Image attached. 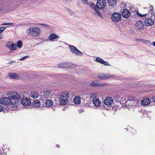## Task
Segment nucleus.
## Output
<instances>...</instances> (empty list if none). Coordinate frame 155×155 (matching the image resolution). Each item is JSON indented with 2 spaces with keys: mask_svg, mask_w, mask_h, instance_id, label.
I'll return each mask as SVG.
<instances>
[{
  "mask_svg": "<svg viewBox=\"0 0 155 155\" xmlns=\"http://www.w3.org/2000/svg\"><path fill=\"white\" fill-rule=\"evenodd\" d=\"M40 29L37 27H31L26 30V32L30 37H36L39 36L41 34Z\"/></svg>",
  "mask_w": 155,
  "mask_h": 155,
  "instance_id": "nucleus-1",
  "label": "nucleus"
},
{
  "mask_svg": "<svg viewBox=\"0 0 155 155\" xmlns=\"http://www.w3.org/2000/svg\"><path fill=\"white\" fill-rule=\"evenodd\" d=\"M58 97L60 98L59 101L60 105H65L69 99V94L66 92H62L58 95Z\"/></svg>",
  "mask_w": 155,
  "mask_h": 155,
  "instance_id": "nucleus-2",
  "label": "nucleus"
},
{
  "mask_svg": "<svg viewBox=\"0 0 155 155\" xmlns=\"http://www.w3.org/2000/svg\"><path fill=\"white\" fill-rule=\"evenodd\" d=\"M140 101V100L136 98L131 96L128 97L126 104L130 107H136L138 106Z\"/></svg>",
  "mask_w": 155,
  "mask_h": 155,
  "instance_id": "nucleus-3",
  "label": "nucleus"
},
{
  "mask_svg": "<svg viewBox=\"0 0 155 155\" xmlns=\"http://www.w3.org/2000/svg\"><path fill=\"white\" fill-rule=\"evenodd\" d=\"M68 46L71 52L75 55L81 56L83 55L82 52L78 50L74 46L70 45H68Z\"/></svg>",
  "mask_w": 155,
  "mask_h": 155,
  "instance_id": "nucleus-4",
  "label": "nucleus"
},
{
  "mask_svg": "<svg viewBox=\"0 0 155 155\" xmlns=\"http://www.w3.org/2000/svg\"><path fill=\"white\" fill-rule=\"evenodd\" d=\"M8 96L12 99L19 100L20 97L18 94L15 91L9 92L7 93Z\"/></svg>",
  "mask_w": 155,
  "mask_h": 155,
  "instance_id": "nucleus-5",
  "label": "nucleus"
},
{
  "mask_svg": "<svg viewBox=\"0 0 155 155\" xmlns=\"http://www.w3.org/2000/svg\"><path fill=\"white\" fill-rule=\"evenodd\" d=\"M121 18V15L120 14L114 12L112 15L111 19L114 22H118L119 21Z\"/></svg>",
  "mask_w": 155,
  "mask_h": 155,
  "instance_id": "nucleus-6",
  "label": "nucleus"
},
{
  "mask_svg": "<svg viewBox=\"0 0 155 155\" xmlns=\"http://www.w3.org/2000/svg\"><path fill=\"white\" fill-rule=\"evenodd\" d=\"M106 4L105 0H97L96 6L99 9H102L105 6Z\"/></svg>",
  "mask_w": 155,
  "mask_h": 155,
  "instance_id": "nucleus-7",
  "label": "nucleus"
},
{
  "mask_svg": "<svg viewBox=\"0 0 155 155\" xmlns=\"http://www.w3.org/2000/svg\"><path fill=\"white\" fill-rule=\"evenodd\" d=\"M41 99V100H45L47 98H51L52 97V94L50 91H47L45 92L42 93Z\"/></svg>",
  "mask_w": 155,
  "mask_h": 155,
  "instance_id": "nucleus-8",
  "label": "nucleus"
},
{
  "mask_svg": "<svg viewBox=\"0 0 155 155\" xmlns=\"http://www.w3.org/2000/svg\"><path fill=\"white\" fill-rule=\"evenodd\" d=\"M114 102L113 98L111 97H107L104 101V104L107 106L111 107Z\"/></svg>",
  "mask_w": 155,
  "mask_h": 155,
  "instance_id": "nucleus-9",
  "label": "nucleus"
},
{
  "mask_svg": "<svg viewBox=\"0 0 155 155\" xmlns=\"http://www.w3.org/2000/svg\"><path fill=\"white\" fill-rule=\"evenodd\" d=\"M11 102V100L7 97L2 98L0 100V102L1 103L4 105H8Z\"/></svg>",
  "mask_w": 155,
  "mask_h": 155,
  "instance_id": "nucleus-10",
  "label": "nucleus"
},
{
  "mask_svg": "<svg viewBox=\"0 0 155 155\" xmlns=\"http://www.w3.org/2000/svg\"><path fill=\"white\" fill-rule=\"evenodd\" d=\"M136 28L138 30H140L143 29L144 27V25L143 22L141 21H138L136 23Z\"/></svg>",
  "mask_w": 155,
  "mask_h": 155,
  "instance_id": "nucleus-11",
  "label": "nucleus"
},
{
  "mask_svg": "<svg viewBox=\"0 0 155 155\" xmlns=\"http://www.w3.org/2000/svg\"><path fill=\"white\" fill-rule=\"evenodd\" d=\"M49 40L52 41H57L59 38V36L55 34L51 33L48 37Z\"/></svg>",
  "mask_w": 155,
  "mask_h": 155,
  "instance_id": "nucleus-12",
  "label": "nucleus"
},
{
  "mask_svg": "<svg viewBox=\"0 0 155 155\" xmlns=\"http://www.w3.org/2000/svg\"><path fill=\"white\" fill-rule=\"evenodd\" d=\"M154 22L151 17L147 18L145 20V24L147 26H151L153 24Z\"/></svg>",
  "mask_w": 155,
  "mask_h": 155,
  "instance_id": "nucleus-13",
  "label": "nucleus"
},
{
  "mask_svg": "<svg viewBox=\"0 0 155 155\" xmlns=\"http://www.w3.org/2000/svg\"><path fill=\"white\" fill-rule=\"evenodd\" d=\"M21 103L23 105L27 106L30 104L31 101L29 99L24 98L21 100Z\"/></svg>",
  "mask_w": 155,
  "mask_h": 155,
  "instance_id": "nucleus-14",
  "label": "nucleus"
},
{
  "mask_svg": "<svg viewBox=\"0 0 155 155\" xmlns=\"http://www.w3.org/2000/svg\"><path fill=\"white\" fill-rule=\"evenodd\" d=\"M122 15L123 17L126 18H127L130 15V11L127 9H124L123 10L122 13Z\"/></svg>",
  "mask_w": 155,
  "mask_h": 155,
  "instance_id": "nucleus-15",
  "label": "nucleus"
},
{
  "mask_svg": "<svg viewBox=\"0 0 155 155\" xmlns=\"http://www.w3.org/2000/svg\"><path fill=\"white\" fill-rule=\"evenodd\" d=\"M151 103V101L148 98H143L141 101V105L145 106L149 105Z\"/></svg>",
  "mask_w": 155,
  "mask_h": 155,
  "instance_id": "nucleus-16",
  "label": "nucleus"
},
{
  "mask_svg": "<svg viewBox=\"0 0 155 155\" xmlns=\"http://www.w3.org/2000/svg\"><path fill=\"white\" fill-rule=\"evenodd\" d=\"M105 85L104 83H97L96 81L92 82L90 84V86L95 87H101Z\"/></svg>",
  "mask_w": 155,
  "mask_h": 155,
  "instance_id": "nucleus-17",
  "label": "nucleus"
},
{
  "mask_svg": "<svg viewBox=\"0 0 155 155\" xmlns=\"http://www.w3.org/2000/svg\"><path fill=\"white\" fill-rule=\"evenodd\" d=\"M6 46L11 50H14L16 48V45L11 42H9L7 44Z\"/></svg>",
  "mask_w": 155,
  "mask_h": 155,
  "instance_id": "nucleus-18",
  "label": "nucleus"
},
{
  "mask_svg": "<svg viewBox=\"0 0 155 155\" xmlns=\"http://www.w3.org/2000/svg\"><path fill=\"white\" fill-rule=\"evenodd\" d=\"M96 61L101 64H103L105 65H109L108 64L107 62L104 61L103 59L100 57H97L96 58Z\"/></svg>",
  "mask_w": 155,
  "mask_h": 155,
  "instance_id": "nucleus-19",
  "label": "nucleus"
},
{
  "mask_svg": "<svg viewBox=\"0 0 155 155\" xmlns=\"http://www.w3.org/2000/svg\"><path fill=\"white\" fill-rule=\"evenodd\" d=\"M93 103L94 105L96 107H98L100 105L101 102L97 98H95L93 101Z\"/></svg>",
  "mask_w": 155,
  "mask_h": 155,
  "instance_id": "nucleus-20",
  "label": "nucleus"
},
{
  "mask_svg": "<svg viewBox=\"0 0 155 155\" xmlns=\"http://www.w3.org/2000/svg\"><path fill=\"white\" fill-rule=\"evenodd\" d=\"M8 75L10 78L14 79H18L19 78V76L15 73H9Z\"/></svg>",
  "mask_w": 155,
  "mask_h": 155,
  "instance_id": "nucleus-21",
  "label": "nucleus"
},
{
  "mask_svg": "<svg viewBox=\"0 0 155 155\" xmlns=\"http://www.w3.org/2000/svg\"><path fill=\"white\" fill-rule=\"evenodd\" d=\"M104 79H107L110 78H112L114 79H117L118 77L114 74H104Z\"/></svg>",
  "mask_w": 155,
  "mask_h": 155,
  "instance_id": "nucleus-22",
  "label": "nucleus"
},
{
  "mask_svg": "<svg viewBox=\"0 0 155 155\" xmlns=\"http://www.w3.org/2000/svg\"><path fill=\"white\" fill-rule=\"evenodd\" d=\"M30 95L31 97L32 98H36L39 97V94L37 92L32 91Z\"/></svg>",
  "mask_w": 155,
  "mask_h": 155,
  "instance_id": "nucleus-23",
  "label": "nucleus"
},
{
  "mask_svg": "<svg viewBox=\"0 0 155 155\" xmlns=\"http://www.w3.org/2000/svg\"><path fill=\"white\" fill-rule=\"evenodd\" d=\"M46 106L47 107H50L53 104L52 101L50 99H47L45 102Z\"/></svg>",
  "mask_w": 155,
  "mask_h": 155,
  "instance_id": "nucleus-24",
  "label": "nucleus"
},
{
  "mask_svg": "<svg viewBox=\"0 0 155 155\" xmlns=\"http://www.w3.org/2000/svg\"><path fill=\"white\" fill-rule=\"evenodd\" d=\"M107 2L109 5L113 6L116 4L117 2L116 0H107Z\"/></svg>",
  "mask_w": 155,
  "mask_h": 155,
  "instance_id": "nucleus-25",
  "label": "nucleus"
},
{
  "mask_svg": "<svg viewBox=\"0 0 155 155\" xmlns=\"http://www.w3.org/2000/svg\"><path fill=\"white\" fill-rule=\"evenodd\" d=\"M74 103L76 104H79L81 102V97L79 96H76L74 99Z\"/></svg>",
  "mask_w": 155,
  "mask_h": 155,
  "instance_id": "nucleus-26",
  "label": "nucleus"
},
{
  "mask_svg": "<svg viewBox=\"0 0 155 155\" xmlns=\"http://www.w3.org/2000/svg\"><path fill=\"white\" fill-rule=\"evenodd\" d=\"M33 105L36 107H38L40 105V102L38 100H35L33 102Z\"/></svg>",
  "mask_w": 155,
  "mask_h": 155,
  "instance_id": "nucleus-27",
  "label": "nucleus"
},
{
  "mask_svg": "<svg viewBox=\"0 0 155 155\" xmlns=\"http://www.w3.org/2000/svg\"><path fill=\"white\" fill-rule=\"evenodd\" d=\"M98 9L97 8L95 9V10H94V11H95V12L94 14H95L96 13L97 15L99 16L102 19H103V16H102L101 13H100V12Z\"/></svg>",
  "mask_w": 155,
  "mask_h": 155,
  "instance_id": "nucleus-28",
  "label": "nucleus"
},
{
  "mask_svg": "<svg viewBox=\"0 0 155 155\" xmlns=\"http://www.w3.org/2000/svg\"><path fill=\"white\" fill-rule=\"evenodd\" d=\"M98 77L99 79H104V74H99L98 75Z\"/></svg>",
  "mask_w": 155,
  "mask_h": 155,
  "instance_id": "nucleus-29",
  "label": "nucleus"
},
{
  "mask_svg": "<svg viewBox=\"0 0 155 155\" xmlns=\"http://www.w3.org/2000/svg\"><path fill=\"white\" fill-rule=\"evenodd\" d=\"M66 64H58V67L59 68H64L66 67Z\"/></svg>",
  "mask_w": 155,
  "mask_h": 155,
  "instance_id": "nucleus-30",
  "label": "nucleus"
},
{
  "mask_svg": "<svg viewBox=\"0 0 155 155\" xmlns=\"http://www.w3.org/2000/svg\"><path fill=\"white\" fill-rule=\"evenodd\" d=\"M22 43L21 41H19L17 43V46L19 48H21L22 47Z\"/></svg>",
  "mask_w": 155,
  "mask_h": 155,
  "instance_id": "nucleus-31",
  "label": "nucleus"
},
{
  "mask_svg": "<svg viewBox=\"0 0 155 155\" xmlns=\"http://www.w3.org/2000/svg\"><path fill=\"white\" fill-rule=\"evenodd\" d=\"M90 5L94 10H95V9L97 8L96 5L95 6V4L92 3H91Z\"/></svg>",
  "mask_w": 155,
  "mask_h": 155,
  "instance_id": "nucleus-32",
  "label": "nucleus"
},
{
  "mask_svg": "<svg viewBox=\"0 0 155 155\" xmlns=\"http://www.w3.org/2000/svg\"><path fill=\"white\" fill-rule=\"evenodd\" d=\"M137 15H138L139 16L142 17L145 16L147 15L146 14L142 15L138 11H137Z\"/></svg>",
  "mask_w": 155,
  "mask_h": 155,
  "instance_id": "nucleus-33",
  "label": "nucleus"
},
{
  "mask_svg": "<svg viewBox=\"0 0 155 155\" xmlns=\"http://www.w3.org/2000/svg\"><path fill=\"white\" fill-rule=\"evenodd\" d=\"M140 41L145 43H148L149 42V41L148 40L143 39H140Z\"/></svg>",
  "mask_w": 155,
  "mask_h": 155,
  "instance_id": "nucleus-34",
  "label": "nucleus"
},
{
  "mask_svg": "<svg viewBox=\"0 0 155 155\" xmlns=\"http://www.w3.org/2000/svg\"><path fill=\"white\" fill-rule=\"evenodd\" d=\"M6 27H0V34L5 29Z\"/></svg>",
  "mask_w": 155,
  "mask_h": 155,
  "instance_id": "nucleus-35",
  "label": "nucleus"
},
{
  "mask_svg": "<svg viewBox=\"0 0 155 155\" xmlns=\"http://www.w3.org/2000/svg\"><path fill=\"white\" fill-rule=\"evenodd\" d=\"M151 102L153 103V104L155 105V96L152 97L151 99Z\"/></svg>",
  "mask_w": 155,
  "mask_h": 155,
  "instance_id": "nucleus-36",
  "label": "nucleus"
},
{
  "mask_svg": "<svg viewBox=\"0 0 155 155\" xmlns=\"http://www.w3.org/2000/svg\"><path fill=\"white\" fill-rule=\"evenodd\" d=\"M13 24L12 23H3L1 25H13Z\"/></svg>",
  "mask_w": 155,
  "mask_h": 155,
  "instance_id": "nucleus-37",
  "label": "nucleus"
},
{
  "mask_svg": "<svg viewBox=\"0 0 155 155\" xmlns=\"http://www.w3.org/2000/svg\"><path fill=\"white\" fill-rule=\"evenodd\" d=\"M28 57H29V56H24V57L20 58L19 60L21 61H24L25 59H26Z\"/></svg>",
  "mask_w": 155,
  "mask_h": 155,
  "instance_id": "nucleus-38",
  "label": "nucleus"
},
{
  "mask_svg": "<svg viewBox=\"0 0 155 155\" xmlns=\"http://www.w3.org/2000/svg\"><path fill=\"white\" fill-rule=\"evenodd\" d=\"M94 96V97H96L97 95V94L96 93H94L92 94Z\"/></svg>",
  "mask_w": 155,
  "mask_h": 155,
  "instance_id": "nucleus-39",
  "label": "nucleus"
},
{
  "mask_svg": "<svg viewBox=\"0 0 155 155\" xmlns=\"http://www.w3.org/2000/svg\"><path fill=\"white\" fill-rule=\"evenodd\" d=\"M95 98V97H94V96L92 94H91V96H90V98Z\"/></svg>",
  "mask_w": 155,
  "mask_h": 155,
  "instance_id": "nucleus-40",
  "label": "nucleus"
},
{
  "mask_svg": "<svg viewBox=\"0 0 155 155\" xmlns=\"http://www.w3.org/2000/svg\"><path fill=\"white\" fill-rule=\"evenodd\" d=\"M3 38V35L2 34H0V39H2Z\"/></svg>",
  "mask_w": 155,
  "mask_h": 155,
  "instance_id": "nucleus-41",
  "label": "nucleus"
},
{
  "mask_svg": "<svg viewBox=\"0 0 155 155\" xmlns=\"http://www.w3.org/2000/svg\"><path fill=\"white\" fill-rule=\"evenodd\" d=\"M3 109L2 107L1 106H0V112L2 111Z\"/></svg>",
  "mask_w": 155,
  "mask_h": 155,
  "instance_id": "nucleus-42",
  "label": "nucleus"
},
{
  "mask_svg": "<svg viewBox=\"0 0 155 155\" xmlns=\"http://www.w3.org/2000/svg\"><path fill=\"white\" fill-rule=\"evenodd\" d=\"M40 25H41L44 26H48V25H46L45 24H40Z\"/></svg>",
  "mask_w": 155,
  "mask_h": 155,
  "instance_id": "nucleus-43",
  "label": "nucleus"
},
{
  "mask_svg": "<svg viewBox=\"0 0 155 155\" xmlns=\"http://www.w3.org/2000/svg\"><path fill=\"white\" fill-rule=\"evenodd\" d=\"M84 3H86L87 0H81Z\"/></svg>",
  "mask_w": 155,
  "mask_h": 155,
  "instance_id": "nucleus-44",
  "label": "nucleus"
},
{
  "mask_svg": "<svg viewBox=\"0 0 155 155\" xmlns=\"http://www.w3.org/2000/svg\"><path fill=\"white\" fill-rule=\"evenodd\" d=\"M150 10L151 11H153V7L152 6H151V7H150Z\"/></svg>",
  "mask_w": 155,
  "mask_h": 155,
  "instance_id": "nucleus-45",
  "label": "nucleus"
},
{
  "mask_svg": "<svg viewBox=\"0 0 155 155\" xmlns=\"http://www.w3.org/2000/svg\"><path fill=\"white\" fill-rule=\"evenodd\" d=\"M15 62V61H10L9 62L10 63V64H11V63H14Z\"/></svg>",
  "mask_w": 155,
  "mask_h": 155,
  "instance_id": "nucleus-46",
  "label": "nucleus"
},
{
  "mask_svg": "<svg viewBox=\"0 0 155 155\" xmlns=\"http://www.w3.org/2000/svg\"><path fill=\"white\" fill-rule=\"evenodd\" d=\"M153 45L155 47V41L152 42Z\"/></svg>",
  "mask_w": 155,
  "mask_h": 155,
  "instance_id": "nucleus-47",
  "label": "nucleus"
},
{
  "mask_svg": "<svg viewBox=\"0 0 155 155\" xmlns=\"http://www.w3.org/2000/svg\"><path fill=\"white\" fill-rule=\"evenodd\" d=\"M56 146L58 147H59V145L58 144H57Z\"/></svg>",
  "mask_w": 155,
  "mask_h": 155,
  "instance_id": "nucleus-48",
  "label": "nucleus"
},
{
  "mask_svg": "<svg viewBox=\"0 0 155 155\" xmlns=\"http://www.w3.org/2000/svg\"><path fill=\"white\" fill-rule=\"evenodd\" d=\"M67 2H69L71 0H66Z\"/></svg>",
  "mask_w": 155,
  "mask_h": 155,
  "instance_id": "nucleus-49",
  "label": "nucleus"
},
{
  "mask_svg": "<svg viewBox=\"0 0 155 155\" xmlns=\"http://www.w3.org/2000/svg\"><path fill=\"white\" fill-rule=\"evenodd\" d=\"M1 9H0V11H1Z\"/></svg>",
  "mask_w": 155,
  "mask_h": 155,
  "instance_id": "nucleus-50",
  "label": "nucleus"
}]
</instances>
